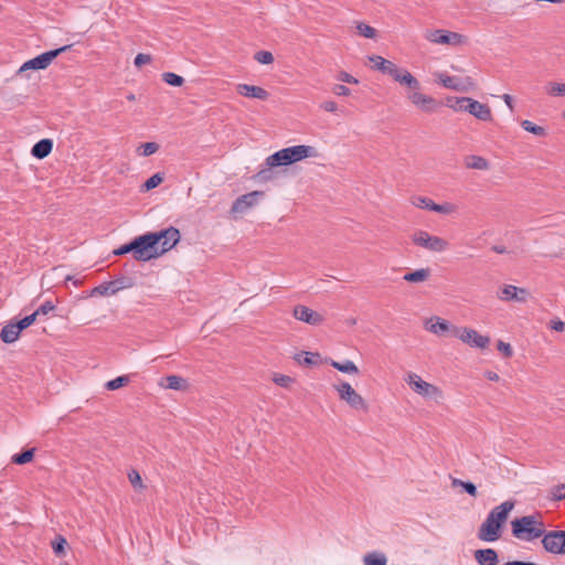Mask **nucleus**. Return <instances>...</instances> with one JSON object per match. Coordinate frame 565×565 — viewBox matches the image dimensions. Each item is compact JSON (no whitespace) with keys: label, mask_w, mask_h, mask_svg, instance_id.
I'll return each instance as SVG.
<instances>
[{"label":"nucleus","mask_w":565,"mask_h":565,"mask_svg":"<svg viewBox=\"0 0 565 565\" xmlns=\"http://www.w3.org/2000/svg\"><path fill=\"white\" fill-rule=\"evenodd\" d=\"M136 260H150L173 248L180 241L178 228L170 226L159 232H149L132 239Z\"/></svg>","instance_id":"1"},{"label":"nucleus","mask_w":565,"mask_h":565,"mask_svg":"<svg viewBox=\"0 0 565 565\" xmlns=\"http://www.w3.org/2000/svg\"><path fill=\"white\" fill-rule=\"evenodd\" d=\"M513 508V501H504L501 504L494 507L479 527L478 539L484 542H494L499 540L501 536L502 526Z\"/></svg>","instance_id":"2"},{"label":"nucleus","mask_w":565,"mask_h":565,"mask_svg":"<svg viewBox=\"0 0 565 565\" xmlns=\"http://www.w3.org/2000/svg\"><path fill=\"white\" fill-rule=\"evenodd\" d=\"M512 535L521 541L532 542L543 539L544 523L534 514L516 518L511 522Z\"/></svg>","instance_id":"3"},{"label":"nucleus","mask_w":565,"mask_h":565,"mask_svg":"<svg viewBox=\"0 0 565 565\" xmlns=\"http://www.w3.org/2000/svg\"><path fill=\"white\" fill-rule=\"evenodd\" d=\"M405 382L411 386V388L415 393L425 398H430L436 402L443 398V391L439 387L424 381L416 373H408L407 376L405 377Z\"/></svg>","instance_id":"4"},{"label":"nucleus","mask_w":565,"mask_h":565,"mask_svg":"<svg viewBox=\"0 0 565 565\" xmlns=\"http://www.w3.org/2000/svg\"><path fill=\"white\" fill-rule=\"evenodd\" d=\"M424 38L430 43L449 46H460L468 42L467 36L463 34L443 29L428 30L425 32Z\"/></svg>","instance_id":"5"},{"label":"nucleus","mask_w":565,"mask_h":565,"mask_svg":"<svg viewBox=\"0 0 565 565\" xmlns=\"http://www.w3.org/2000/svg\"><path fill=\"white\" fill-rule=\"evenodd\" d=\"M412 241L415 245L435 253L444 252L449 246L446 239L422 230L413 234Z\"/></svg>","instance_id":"6"},{"label":"nucleus","mask_w":565,"mask_h":565,"mask_svg":"<svg viewBox=\"0 0 565 565\" xmlns=\"http://www.w3.org/2000/svg\"><path fill=\"white\" fill-rule=\"evenodd\" d=\"M70 47H71V45H64L56 50H51V51L44 52V53L38 55L36 57L24 62L20 66L18 74H22L29 70H45L55 57H57L61 53L67 51Z\"/></svg>","instance_id":"7"},{"label":"nucleus","mask_w":565,"mask_h":565,"mask_svg":"<svg viewBox=\"0 0 565 565\" xmlns=\"http://www.w3.org/2000/svg\"><path fill=\"white\" fill-rule=\"evenodd\" d=\"M452 335L459 338L463 343L472 348L486 349L490 343V338L480 334L470 328H454Z\"/></svg>","instance_id":"8"},{"label":"nucleus","mask_w":565,"mask_h":565,"mask_svg":"<svg viewBox=\"0 0 565 565\" xmlns=\"http://www.w3.org/2000/svg\"><path fill=\"white\" fill-rule=\"evenodd\" d=\"M335 390L339 393L340 399L347 402L352 408L356 411H365L367 408L364 398L348 382L335 385Z\"/></svg>","instance_id":"9"},{"label":"nucleus","mask_w":565,"mask_h":565,"mask_svg":"<svg viewBox=\"0 0 565 565\" xmlns=\"http://www.w3.org/2000/svg\"><path fill=\"white\" fill-rule=\"evenodd\" d=\"M438 83L443 85L446 88L456 90V92H468L470 89H473L476 87L475 81L467 76V77H456L450 76L447 73H439L437 75Z\"/></svg>","instance_id":"10"},{"label":"nucleus","mask_w":565,"mask_h":565,"mask_svg":"<svg viewBox=\"0 0 565 565\" xmlns=\"http://www.w3.org/2000/svg\"><path fill=\"white\" fill-rule=\"evenodd\" d=\"M542 544L544 550L551 554H565V531L545 532Z\"/></svg>","instance_id":"11"},{"label":"nucleus","mask_w":565,"mask_h":565,"mask_svg":"<svg viewBox=\"0 0 565 565\" xmlns=\"http://www.w3.org/2000/svg\"><path fill=\"white\" fill-rule=\"evenodd\" d=\"M458 103H467L466 106H459L460 110H465L475 116L479 120L489 121L492 118L491 109L488 105L475 100L470 97H461Z\"/></svg>","instance_id":"12"},{"label":"nucleus","mask_w":565,"mask_h":565,"mask_svg":"<svg viewBox=\"0 0 565 565\" xmlns=\"http://www.w3.org/2000/svg\"><path fill=\"white\" fill-rule=\"evenodd\" d=\"M406 96L413 105L425 113H434L438 106L436 99L431 96L422 94L420 88L408 90Z\"/></svg>","instance_id":"13"},{"label":"nucleus","mask_w":565,"mask_h":565,"mask_svg":"<svg viewBox=\"0 0 565 565\" xmlns=\"http://www.w3.org/2000/svg\"><path fill=\"white\" fill-rule=\"evenodd\" d=\"M291 164L290 159L288 157V152L286 148L276 151L275 153L270 154L266 159V166L267 169H263L257 173V178L259 180H267L268 179V172L270 168L274 167H280V166H289Z\"/></svg>","instance_id":"14"},{"label":"nucleus","mask_w":565,"mask_h":565,"mask_svg":"<svg viewBox=\"0 0 565 565\" xmlns=\"http://www.w3.org/2000/svg\"><path fill=\"white\" fill-rule=\"evenodd\" d=\"M286 150L291 163L301 161L306 158H317L319 156L315 147L307 145L287 147Z\"/></svg>","instance_id":"15"},{"label":"nucleus","mask_w":565,"mask_h":565,"mask_svg":"<svg viewBox=\"0 0 565 565\" xmlns=\"http://www.w3.org/2000/svg\"><path fill=\"white\" fill-rule=\"evenodd\" d=\"M294 317L299 320L303 321L311 326H318L322 322V317L318 312L313 311L312 309L298 305L294 308Z\"/></svg>","instance_id":"16"},{"label":"nucleus","mask_w":565,"mask_h":565,"mask_svg":"<svg viewBox=\"0 0 565 565\" xmlns=\"http://www.w3.org/2000/svg\"><path fill=\"white\" fill-rule=\"evenodd\" d=\"M262 195H263V192H259V191H253L250 193L241 195L239 198H237L234 201V203L232 205V212H234V213L245 212L247 209L254 206L257 203L258 198Z\"/></svg>","instance_id":"17"},{"label":"nucleus","mask_w":565,"mask_h":565,"mask_svg":"<svg viewBox=\"0 0 565 565\" xmlns=\"http://www.w3.org/2000/svg\"><path fill=\"white\" fill-rule=\"evenodd\" d=\"M529 295L530 294L525 288H519L516 285H505L498 294L501 300H515L518 302H524Z\"/></svg>","instance_id":"18"},{"label":"nucleus","mask_w":565,"mask_h":565,"mask_svg":"<svg viewBox=\"0 0 565 565\" xmlns=\"http://www.w3.org/2000/svg\"><path fill=\"white\" fill-rule=\"evenodd\" d=\"M391 76L395 82L407 87L408 90L420 88L419 81L416 77H414L407 70H403L395 66V72H392Z\"/></svg>","instance_id":"19"},{"label":"nucleus","mask_w":565,"mask_h":565,"mask_svg":"<svg viewBox=\"0 0 565 565\" xmlns=\"http://www.w3.org/2000/svg\"><path fill=\"white\" fill-rule=\"evenodd\" d=\"M454 328L448 321L439 317H431L425 321V329L436 335H444L447 332L452 334Z\"/></svg>","instance_id":"20"},{"label":"nucleus","mask_w":565,"mask_h":565,"mask_svg":"<svg viewBox=\"0 0 565 565\" xmlns=\"http://www.w3.org/2000/svg\"><path fill=\"white\" fill-rule=\"evenodd\" d=\"M236 92L248 98H255L260 100H266L269 96L268 92L260 86H254L248 84H237Z\"/></svg>","instance_id":"21"},{"label":"nucleus","mask_w":565,"mask_h":565,"mask_svg":"<svg viewBox=\"0 0 565 565\" xmlns=\"http://www.w3.org/2000/svg\"><path fill=\"white\" fill-rule=\"evenodd\" d=\"M475 559L478 565H498L499 555L493 548H480L473 553Z\"/></svg>","instance_id":"22"},{"label":"nucleus","mask_w":565,"mask_h":565,"mask_svg":"<svg viewBox=\"0 0 565 565\" xmlns=\"http://www.w3.org/2000/svg\"><path fill=\"white\" fill-rule=\"evenodd\" d=\"M160 386L174 391H184L188 387V381L179 375H168L161 380Z\"/></svg>","instance_id":"23"},{"label":"nucleus","mask_w":565,"mask_h":565,"mask_svg":"<svg viewBox=\"0 0 565 565\" xmlns=\"http://www.w3.org/2000/svg\"><path fill=\"white\" fill-rule=\"evenodd\" d=\"M53 148V141L51 139H42L38 141L31 149V154L36 159L46 158Z\"/></svg>","instance_id":"24"},{"label":"nucleus","mask_w":565,"mask_h":565,"mask_svg":"<svg viewBox=\"0 0 565 565\" xmlns=\"http://www.w3.org/2000/svg\"><path fill=\"white\" fill-rule=\"evenodd\" d=\"M369 61L373 63V67L384 74L391 76L392 72H395V64L380 55L369 56Z\"/></svg>","instance_id":"25"},{"label":"nucleus","mask_w":565,"mask_h":565,"mask_svg":"<svg viewBox=\"0 0 565 565\" xmlns=\"http://www.w3.org/2000/svg\"><path fill=\"white\" fill-rule=\"evenodd\" d=\"M20 330L14 322L6 324L0 332V338L4 343H13L19 339Z\"/></svg>","instance_id":"26"},{"label":"nucleus","mask_w":565,"mask_h":565,"mask_svg":"<svg viewBox=\"0 0 565 565\" xmlns=\"http://www.w3.org/2000/svg\"><path fill=\"white\" fill-rule=\"evenodd\" d=\"M465 166L468 169L488 170L490 168L489 161L481 156L470 154L465 158Z\"/></svg>","instance_id":"27"},{"label":"nucleus","mask_w":565,"mask_h":565,"mask_svg":"<svg viewBox=\"0 0 565 565\" xmlns=\"http://www.w3.org/2000/svg\"><path fill=\"white\" fill-rule=\"evenodd\" d=\"M128 285H121L119 287H115V285H96L89 292L90 297L96 296H110L116 294L118 290L127 287Z\"/></svg>","instance_id":"28"},{"label":"nucleus","mask_w":565,"mask_h":565,"mask_svg":"<svg viewBox=\"0 0 565 565\" xmlns=\"http://www.w3.org/2000/svg\"><path fill=\"white\" fill-rule=\"evenodd\" d=\"M430 278L429 268H420L414 271H407L403 274L402 279L405 281H423Z\"/></svg>","instance_id":"29"},{"label":"nucleus","mask_w":565,"mask_h":565,"mask_svg":"<svg viewBox=\"0 0 565 565\" xmlns=\"http://www.w3.org/2000/svg\"><path fill=\"white\" fill-rule=\"evenodd\" d=\"M330 365L333 369H335L342 373H347V374H358L359 373L358 366L351 360H344L341 362L331 360Z\"/></svg>","instance_id":"30"},{"label":"nucleus","mask_w":565,"mask_h":565,"mask_svg":"<svg viewBox=\"0 0 565 565\" xmlns=\"http://www.w3.org/2000/svg\"><path fill=\"white\" fill-rule=\"evenodd\" d=\"M364 565H386L387 557L382 552H370L363 557Z\"/></svg>","instance_id":"31"},{"label":"nucleus","mask_w":565,"mask_h":565,"mask_svg":"<svg viewBox=\"0 0 565 565\" xmlns=\"http://www.w3.org/2000/svg\"><path fill=\"white\" fill-rule=\"evenodd\" d=\"M295 360L300 364L317 365L320 361V354L312 352H301L295 355Z\"/></svg>","instance_id":"32"},{"label":"nucleus","mask_w":565,"mask_h":565,"mask_svg":"<svg viewBox=\"0 0 565 565\" xmlns=\"http://www.w3.org/2000/svg\"><path fill=\"white\" fill-rule=\"evenodd\" d=\"M451 487L458 488L461 487L465 492H467L469 495L476 498L478 495L477 487L471 481H463L458 478H451Z\"/></svg>","instance_id":"33"},{"label":"nucleus","mask_w":565,"mask_h":565,"mask_svg":"<svg viewBox=\"0 0 565 565\" xmlns=\"http://www.w3.org/2000/svg\"><path fill=\"white\" fill-rule=\"evenodd\" d=\"M544 88H545L546 94L552 97L565 96V84L564 83L548 82Z\"/></svg>","instance_id":"34"},{"label":"nucleus","mask_w":565,"mask_h":565,"mask_svg":"<svg viewBox=\"0 0 565 565\" xmlns=\"http://www.w3.org/2000/svg\"><path fill=\"white\" fill-rule=\"evenodd\" d=\"M34 448L26 449L12 456L11 461L15 465H24L30 462L34 457Z\"/></svg>","instance_id":"35"},{"label":"nucleus","mask_w":565,"mask_h":565,"mask_svg":"<svg viewBox=\"0 0 565 565\" xmlns=\"http://www.w3.org/2000/svg\"><path fill=\"white\" fill-rule=\"evenodd\" d=\"M431 206H433V212L444 214V215L454 214L458 210L456 204L449 203V202H446L443 204L435 203V205H431Z\"/></svg>","instance_id":"36"},{"label":"nucleus","mask_w":565,"mask_h":565,"mask_svg":"<svg viewBox=\"0 0 565 565\" xmlns=\"http://www.w3.org/2000/svg\"><path fill=\"white\" fill-rule=\"evenodd\" d=\"M129 383V376L127 375H121V376H117L116 379L114 380H110L108 381L106 384H105V387L108 390V391H115V390H118L125 385H127Z\"/></svg>","instance_id":"37"},{"label":"nucleus","mask_w":565,"mask_h":565,"mask_svg":"<svg viewBox=\"0 0 565 565\" xmlns=\"http://www.w3.org/2000/svg\"><path fill=\"white\" fill-rule=\"evenodd\" d=\"M522 128L535 136H545V129L542 126L535 125L534 122L525 119L521 122Z\"/></svg>","instance_id":"38"},{"label":"nucleus","mask_w":565,"mask_h":565,"mask_svg":"<svg viewBox=\"0 0 565 565\" xmlns=\"http://www.w3.org/2000/svg\"><path fill=\"white\" fill-rule=\"evenodd\" d=\"M412 204L418 209L433 211V206L435 202L426 196H415L412 199Z\"/></svg>","instance_id":"39"},{"label":"nucleus","mask_w":565,"mask_h":565,"mask_svg":"<svg viewBox=\"0 0 565 565\" xmlns=\"http://www.w3.org/2000/svg\"><path fill=\"white\" fill-rule=\"evenodd\" d=\"M66 545H67V541L62 535H57L54 539V541H52V550L56 556H62L65 553Z\"/></svg>","instance_id":"40"},{"label":"nucleus","mask_w":565,"mask_h":565,"mask_svg":"<svg viewBox=\"0 0 565 565\" xmlns=\"http://www.w3.org/2000/svg\"><path fill=\"white\" fill-rule=\"evenodd\" d=\"M159 149V145L157 142H145L141 143L138 148V153L143 157H149L156 153Z\"/></svg>","instance_id":"41"},{"label":"nucleus","mask_w":565,"mask_h":565,"mask_svg":"<svg viewBox=\"0 0 565 565\" xmlns=\"http://www.w3.org/2000/svg\"><path fill=\"white\" fill-rule=\"evenodd\" d=\"M162 79L171 86H181L184 83V78L182 76L171 72L163 73Z\"/></svg>","instance_id":"42"},{"label":"nucleus","mask_w":565,"mask_h":565,"mask_svg":"<svg viewBox=\"0 0 565 565\" xmlns=\"http://www.w3.org/2000/svg\"><path fill=\"white\" fill-rule=\"evenodd\" d=\"M356 30L361 36L366 38V39H374L376 35V30L374 28H372L371 25L363 23V22H360L356 25Z\"/></svg>","instance_id":"43"},{"label":"nucleus","mask_w":565,"mask_h":565,"mask_svg":"<svg viewBox=\"0 0 565 565\" xmlns=\"http://www.w3.org/2000/svg\"><path fill=\"white\" fill-rule=\"evenodd\" d=\"M162 181L163 177L160 173H154L143 183L142 186L146 191H149L157 188Z\"/></svg>","instance_id":"44"},{"label":"nucleus","mask_w":565,"mask_h":565,"mask_svg":"<svg viewBox=\"0 0 565 565\" xmlns=\"http://www.w3.org/2000/svg\"><path fill=\"white\" fill-rule=\"evenodd\" d=\"M54 309H55V306L53 305L52 301H45L33 312V315L35 317H38V316H46L51 311H53Z\"/></svg>","instance_id":"45"},{"label":"nucleus","mask_w":565,"mask_h":565,"mask_svg":"<svg viewBox=\"0 0 565 565\" xmlns=\"http://www.w3.org/2000/svg\"><path fill=\"white\" fill-rule=\"evenodd\" d=\"M35 319L36 317L33 313H31L14 323L17 328L20 330V332H22L24 329L29 328L35 321Z\"/></svg>","instance_id":"46"},{"label":"nucleus","mask_w":565,"mask_h":565,"mask_svg":"<svg viewBox=\"0 0 565 565\" xmlns=\"http://www.w3.org/2000/svg\"><path fill=\"white\" fill-rule=\"evenodd\" d=\"M255 60L260 64H270L274 61V56L268 51H258L255 54Z\"/></svg>","instance_id":"47"},{"label":"nucleus","mask_w":565,"mask_h":565,"mask_svg":"<svg viewBox=\"0 0 565 565\" xmlns=\"http://www.w3.org/2000/svg\"><path fill=\"white\" fill-rule=\"evenodd\" d=\"M128 479H129L130 483L132 484V487L135 489H142L143 488L141 477H140V475H139V472L137 470H131L128 473Z\"/></svg>","instance_id":"48"},{"label":"nucleus","mask_w":565,"mask_h":565,"mask_svg":"<svg viewBox=\"0 0 565 565\" xmlns=\"http://www.w3.org/2000/svg\"><path fill=\"white\" fill-rule=\"evenodd\" d=\"M551 494L554 500L565 499V483L557 484L552 488Z\"/></svg>","instance_id":"49"},{"label":"nucleus","mask_w":565,"mask_h":565,"mask_svg":"<svg viewBox=\"0 0 565 565\" xmlns=\"http://www.w3.org/2000/svg\"><path fill=\"white\" fill-rule=\"evenodd\" d=\"M273 380L277 385L281 387H288L294 382L290 376L282 374H276Z\"/></svg>","instance_id":"50"},{"label":"nucleus","mask_w":565,"mask_h":565,"mask_svg":"<svg viewBox=\"0 0 565 565\" xmlns=\"http://www.w3.org/2000/svg\"><path fill=\"white\" fill-rule=\"evenodd\" d=\"M497 347L504 358H511L513 355L512 347L509 343L500 340Z\"/></svg>","instance_id":"51"},{"label":"nucleus","mask_w":565,"mask_h":565,"mask_svg":"<svg viewBox=\"0 0 565 565\" xmlns=\"http://www.w3.org/2000/svg\"><path fill=\"white\" fill-rule=\"evenodd\" d=\"M116 255H125L128 253H132V256L135 257V247H134V241H131L128 244H125L120 246L118 249L114 252Z\"/></svg>","instance_id":"52"},{"label":"nucleus","mask_w":565,"mask_h":565,"mask_svg":"<svg viewBox=\"0 0 565 565\" xmlns=\"http://www.w3.org/2000/svg\"><path fill=\"white\" fill-rule=\"evenodd\" d=\"M150 62H151V56L149 54H143V53L137 54V56L135 57V61H134V63L137 67H141L142 65H146Z\"/></svg>","instance_id":"53"},{"label":"nucleus","mask_w":565,"mask_h":565,"mask_svg":"<svg viewBox=\"0 0 565 565\" xmlns=\"http://www.w3.org/2000/svg\"><path fill=\"white\" fill-rule=\"evenodd\" d=\"M332 92L338 96H348L350 95V89L342 84L334 85Z\"/></svg>","instance_id":"54"},{"label":"nucleus","mask_w":565,"mask_h":565,"mask_svg":"<svg viewBox=\"0 0 565 565\" xmlns=\"http://www.w3.org/2000/svg\"><path fill=\"white\" fill-rule=\"evenodd\" d=\"M321 108L329 113H335L338 110V105L333 100H326L321 104Z\"/></svg>","instance_id":"55"},{"label":"nucleus","mask_w":565,"mask_h":565,"mask_svg":"<svg viewBox=\"0 0 565 565\" xmlns=\"http://www.w3.org/2000/svg\"><path fill=\"white\" fill-rule=\"evenodd\" d=\"M461 97H454V98H449L447 100V106L455 109V110H460L459 106H466L467 103H458V100L460 99Z\"/></svg>","instance_id":"56"},{"label":"nucleus","mask_w":565,"mask_h":565,"mask_svg":"<svg viewBox=\"0 0 565 565\" xmlns=\"http://www.w3.org/2000/svg\"><path fill=\"white\" fill-rule=\"evenodd\" d=\"M339 78H340V81L349 83V84H358V79L347 72L340 73Z\"/></svg>","instance_id":"57"},{"label":"nucleus","mask_w":565,"mask_h":565,"mask_svg":"<svg viewBox=\"0 0 565 565\" xmlns=\"http://www.w3.org/2000/svg\"><path fill=\"white\" fill-rule=\"evenodd\" d=\"M551 328L554 330V331H558V332H562L565 330V323L562 321V320H552L551 321Z\"/></svg>","instance_id":"58"},{"label":"nucleus","mask_w":565,"mask_h":565,"mask_svg":"<svg viewBox=\"0 0 565 565\" xmlns=\"http://www.w3.org/2000/svg\"><path fill=\"white\" fill-rule=\"evenodd\" d=\"M502 98H503V100H504L505 105H507L511 110H513V98H512V96H510L509 94H504V95L502 96Z\"/></svg>","instance_id":"59"},{"label":"nucleus","mask_w":565,"mask_h":565,"mask_svg":"<svg viewBox=\"0 0 565 565\" xmlns=\"http://www.w3.org/2000/svg\"><path fill=\"white\" fill-rule=\"evenodd\" d=\"M486 377L489 380V381H493V382H497L499 381L500 376L495 373V372H492V371H488L486 373Z\"/></svg>","instance_id":"60"},{"label":"nucleus","mask_w":565,"mask_h":565,"mask_svg":"<svg viewBox=\"0 0 565 565\" xmlns=\"http://www.w3.org/2000/svg\"><path fill=\"white\" fill-rule=\"evenodd\" d=\"M492 249L498 254H504L507 253V249L503 245H494Z\"/></svg>","instance_id":"61"},{"label":"nucleus","mask_w":565,"mask_h":565,"mask_svg":"<svg viewBox=\"0 0 565 565\" xmlns=\"http://www.w3.org/2000/svg\"><path fill=\"white\" fill-rule=\"evenodd\" d=\"M63 282H74V284H77V282H81V280H78V279L73 280L72 276L66 275Z\"/></svg>","instance_id":"62"},{"label":"nucleus","mask_w":565,"mask_h":565,"mask_svg":"<svg viewBox=\"0 0 565 565\" xmlns=\"http://www.w3.org/2000/svg\"><path fill=\"white\" fill-rule=\"evenodd\" d=\"M128 99H129V100H134V99H135V96H134V95H129V96H128Z\"/></svg>","instance_id":"63"},{"label":"nucleus","mask_w":565,"mask_h":565,"mask_svg":"<svg viewBox=\"0 0 565 565\" xmlns=\"http://www.w3.org/2000/svg\"><path fill=\"white\" fill-rule=\"evenodd\" d=\"M563 117L565 118V109H564V113H563Z\"/></svg>","instance_id":"64"}]
</instances>
